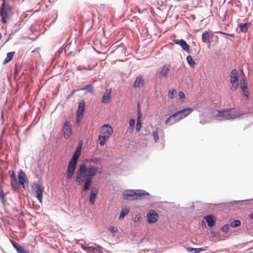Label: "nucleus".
<instances>
[{"label":"nucleus","instance_id":"nucleus-1","mask_svg":"<svg viewBox=\"0 0 253 253\" xmlns=\"http://www.w3.org/2000/svg\"><path fill=\"white\" fill-rule=\"evenodd\" d=\"M95 164L100 165L101 161L99 158L87 159L84 164L80 165L77 171L76 182L79 185L84 183L83 189L84 191L89 189L93 177L101 172L102 168L97 167Z\"/></svg>","mask_w":253,"mask_h":253},{"label":"nucleus","instance_id":"nucleus-2","mask_svg":"<svg viewBox=\"0 0 253 253\" xmlns=\"http://www.w3.org/2000/svg\"><path fill=\"white\" fill-rule=\"evenodd\" d=\"M193 109L187 107L174 113L168 118L165 122L166 125L171 126L186 118L193 112Z\"/></svg>","mask_w":253,"mask_h":253},{"label":"nucleus","instance_id":"nucleus-3","mask_svg":"<svg viewBox=\"0 0 253 253\" xmlns=\"http://www.w3.org/2000/svg\"><path fill=\"white\" fill-rule=\"evenodd\" d=\"M215 116L217 117V120L222 121L240 118L241 115L238 112L233 110H225L221 111H218Z\"/></svg>","mask_w":253,"mask_h":253},{"label":"nucleus","instance_id":"nucleus-4","mask_svg":"<svg viewBox=\"0 0 253 253\" xmlns=\"http://www.w3.org/2000/svg\"><path fill=\"white\" fill-rule=\"evenodd\" d=\"M0 14L2 17V22L6 23L7 19L12 15L11 9L8 5H5L4 0L1 4Z\"/></svg>","mask_w":253,"mask_h":253},{"label":"nucleus","instance_id":"nucleus-5","mask_svg":"<svg viewBox=\"0 0 253 253\" xmlns=\"http://www.w3.org/2000/svg\"><path fill=\"white\" fill-rule=\"evenodd\" d=\"M238 72L235 70H232L230 74V81L231 84V89L232 90H236L238 87Z\"/></svg>","mask_w":253,"mask_h":253},{"label":"nucleus","instance_id":"nucleus-6","mask_svg":"<svg viewBox=\"0 0 253 253\" xmlns=\"http://www.w3.org/2000/svg\"><path fill=\"white\" fill-rule=\"evenodd\" d=\"M149 195V193L145 191L138 190L133 194V196H130L129 197H124V199L127 200H140Z\"/></svg>","mask_w":253,"mask_h":253},{"label":"nucleus","instance_id":"nucleus-7","mask_svg":"<svg viewBox=\"0 0 253 253\" xmlns=\"http://www.w3.org/2000/svg\"><path fill=\"white\" fill-rule=\"evenodd\" d=\"M213 36V33L210 30L205 31L202 35L203 42L209 43L208 48H210L211 41L212 40Z\"/></svg>","mask_w":253,"mask_h":253},{"label":"nucleus","instance_id":"nucleus-8","mask_svg":"<svg viewBox=\"0 0 253 253\" xmlns=\"http://www.w3.org/2000/svg\"><path fill=\"white\" fill-rule=\"evenodd\" d=\"M64 137L65 139H69L72 134L71 125L70 122L66 121L62 127Z\"/></svg>","mask_w":253,"mask_h":253},{"label":"nucleus","instance_id":"nucleus-9","mask_svg":"<svg viewBox=\"0 0 253 253\" xmlns=\"http://www.w3.org/2000/svg\"><path fill=\"white\" fill-rule=\"evenodd\" d=\"M100 132L102 135L107 136L108 137H109V136L113 133V129L110 125L105 124L100 128Z\"/></svg>","mask_w":253,"mask_h":253},{"label":"nucleus","instance_id":"nucleus-10","mask_svg":"<svg viewBox=\"0 0 253 253\" xmlns=\"http://www.w3.org/2000/svg\"><path fill=\"white\" fill-rule=\"evenodd\" d=\"M147 221L149 224L156 222L159 218L158 213L155 211H150L147 214Z\"/></svg>","mask_w":253,"mask_h":253},{"label":"nucleus","instance_id":"nucleus-11","mask_svg":"<svg viewBox=\"0 0 253 253\" xmlns=\"http://www.w3.org/2000/svg\"><path fill=\"white\" fill-rule=\"evenodd\" d=\"M240 88L242 90L243 94L246 96L248 99L249 98V89L247 86V82L245 79V78H243L241 81H240Z\"/></svg>","mask_w":253,"mask_h":253},{"label":"nucleus","instance_id":"nucleus-12","mask_svg":"<svg viewBox=\"0 0 253 253\" xmlns=\"http://www.w3.org/2000/svg\"><path fill=\"white\" fill-rule=\"evenodd\" d=\"M77 164L69 162L66 170L67 178L70 179L73 177Z\"/></svg>","mask_w":253,"mask_h":253},{"label":"nucleus","instance_id":"nucleus-13","mask_svg":"<svg viewBox=\"0 0 253 253\" xmlns=\"http://www.w3.org/2000/svg\"><path fill=\"white\" fill-rule=\"evenodd\" d=\"M170 65L169 64H165L164 65L159 74V77L161 78L167 77L169 74Z\"/></svg>","mask_w":253,"mask_h":253},{"label":"nucleus","instance_id":"nucleus-14","mask_svg":"<svg viewBox=\"0 0 253 253\" xmlns=\"http://www.w3.org/2000/svg\"><path fill=\"white\" fill-rule=\"evenodd\" d=\"M173 42L179 45L182 49L185 51H189V45L183 39L181 40H174Z\"/></svg>","mask_w":253,"mask_h":253},{"label":"nucleus","instance_id":"nucleus-15","mask_svg":"<svg viewBox=\"0 0 253 253\" xmlns=\"http://www.w3.org/2000/svg\"><path fill=\"white\" fill-rule=\"evenodd\" d=\"M10 242L18 253H29V251L26 250L24 247H22L16 242L13 240H10Z\"/></svg>","mask_w":253,"mask_h":253},{"label":"nucleus","instance_id":"nucleus-16","mask_svg":"<svg viewBox=\"0 0 253 253\" xmlns=\"http://www.w3.org/2000/svg\"><path fill=\"white\" fill-rule=\"evenodd\" d=\"M18 178L19 181L18 185L21 184L22 187L25 188L24 183L26 181V179L27 178L25 173L22 170H20L18 174Z\"/></svg>","mask_w":253,"mask_h":253},{"label":"nucleus","instance_id":"nucleus-17","mask_svg":"<svg viewBox=\"0 0 253 253\" xmlns=\"http://www.w3.org/2000/svg\"><path fill=\"white\" fill-rule=\"evenodd\" d=\"M10 176L11 178L10 183L12 187L14 189H17L18 188V182L16 178L15 173L13 171L11 172Z\"/></svg>","mask_w":253,"mask_h":253},{"label":"nucleus","instance_id":"nucleus-18","mask_svg":"<svg viewBox=\"0 0 253 253\" xmlns=\"http://www.w3.org/2000/svg\"><path fill=\"white\" fill-rule=\"evenodd\" d=\"M111 89H106L104 92L101 100L102 103L108 104L111 99Z\"/></svg>","mask_w":253,"mask_h":253},{"label":"nucleus","instance_id":"nucleus-19","mask_svg":"<svg viewBox=\"0 0 253 253\" xmlns=\"http://www.w3.org/2000/svg\"><path fill=\"white\" fill-rule=\"evenodd\" d=\"M81 148L78 147L73 155L72 158L70 162L77 164V161L81 155Z\"/></svg>","mask_w":253,"mask_h":253},{"label":"nucleus","instance_id":"nucleus-20","mask_svg":"<svg viewBox=\"0 0 253 253\" xmlns=\"http://www.w3.org/2000/svg\"><path fill=\"white\" fill-rule=\"evenodd\" d=\"M43 191V187L41 185H38L36 189V197L41 203L42 202Z\"/></svg>","mask_w":253,"mask_h":253},{"label":"nucleus","instance_id":"nucleus-21","mask_svg":"<svg viewBox=\"0 0 253 253\" xmlns=\"http://www.w3.org/2000/svg\"><path fill=\"white\" fill-rule=\"evenodd\" d=\"M85 108V102L81 101L79 104L78 109L76 112L77 116H83Z\"/></svg>","mask_w":253,"mask_h":253},{"label":"nucleus","instance_id":"nucleus-22","mask_svg":"<svg viewBox=\"0 0 253 253\" xmlns=\"http://www.w3.org/2000/svg\"><path fill=\"white\" fill-rule=\"evenodd\" d=\"M144 80L141 75H139L136 77L133 84L134 87H140L143 85Z\"/></svg>","mask_w":253,"mask_h":253},{"label":"nucleus","instance_id":"nucleus-23","mask_svg":"<svg viewBox=\"0 0 253 253\" xmlns=\"http://www.w3.org/2000/svg\"><path fill=\"white\" fill-rule=\"evenodd\" d=\"M97 193V190L95 188H92L89 195V202L91 205L94 203L95 199Z\"/></svg>","mask_w":253,"mask_h":253},{"label":"nucleus","instance_id":"nucleus-24","mask_svg":"<svg viewBox=\"0 0 253 253\" xmlns=\"http://www.w3.org/2000/svg\"><path fill=\"white\" fill-rule=\"evenodd\" d=\"M204 218L206 220L208 225L210 227H212L214 225V220L213 216L211 215H209L205 216Z\"/></svg>","mask_w":253,"mask_h":253},{"label":"nucleus","instance_id":"nucleus-25","mask_svg":"<svg viewBox=\"0 0 253 253\" xmlns=\"http://www.w3.org/2000/svg\"><path fill=\"white\" fill-rule=\"evenodd\" d=\"M5 194L4 193L2 186L0 184V199L2 205L5 206L7 205L6 201L5 199Z\"/></svg>","mask_w":253,"mask_h":253},{"label":"nucleus","instance_id":"nucleus-26","mask_svg":"<svg viewBox=\"0 0 253 253\" xmlns=\"http://www.w3.org/2000/svg\"><path fill=\"white\" fill-rule=\"evenodd\" d=\"M129 211H130V209L129 208H128V207L123 208L122 210V211H121V214H120V215L119 217V219L120 220H123L124 218L126 215V214H127L129 212Z\"/></svg>","mask_w":253,"mask_h":253},{"label":"nucleus","instance_id":"nucleus-27","mask_svg":"<svg viewBox=\"0 0 253 253\" xmlns=\"http://www.w3.org/2000/svg\"><path fill=\"white\" fill-rule=\"evenodd\" d=\"M14 54H15V52H8L7 54L6 58H5V59L4 60V61L3 62V63L5 64H7L8 62H9L12 59V58L14 55Z\"/></svg>","mask_w":253,"mask_h":253},{"label":"nucleus","instance_id":"nucleus-28","mask_svg":"<svg viewBox=\"0 0 253 253\" xmlns=\"http://www.w3.org/2000/svg\"><path fill=\"white\" fill-rule=\"evenodd\" d=\"M109 138L107 136H105L103 135H100L98 137V140L99 141V144L100 145H104L105 144V142L106 140Z\"/></svg>","mask_w":253,"mask_h":253},{"label":"nucleus","instance_id":"nucleus-29","mask_svg":"<svg viewBox=\"0 0 253 253\" xmlns=\"http://www.w3.org/2000/svg\"><path fill=\"white\" fill-rule=\"evenodd\" d=\"M248 23H240L239 24L240 32L246 33L248 31Z\"/></svg>","mask_w":253,"mask_h":253},{"label":"nucleus","instance_id":"nucleus-30","mask_svg":"<svg viewBox=\"0 0 253 253\" xmlns=\"http://www.w3.org/2000/svg\"><path fill=\"white\" fill-rule=\"evenodd\" d=\"M136 191H138V190H130L125 191L124 193V198L129 197L130 196H133V194L136 192Z\"/></svg>","mask_w":253,"mask_h":253},{"label":"nucleus","instance_id":"nucleus-31","mask_svg":"<svg viewBox=\"0 0 253 253\" xmlns=\"http://www.w3.org/2000/svg\"><path fill=\"white\" fill-rule=\"evenodd\" d=\"M241 225V221L239 220H235L230 222V226L233 227H237Z\"/></svg>","mask_w":253,"mask_h":253},{"label":"nucleus","instance_id":"nucleus-32","mask_svg":"<svg viewBox=\"0 0 253 253\" xmlns=\"http://www.w3.org/2000/svg\"><path fill=\"white\" fill-rule=\"evenodd\" d=\"M187 61L192 67H194L195 65V62L193 60L192 56L190 55L187 57Z\"/></svg>","mask_w":253,"mask_h":253},{"label":"nucleus","instance_id":"nucleus-33","mask_svg":"<svg viewBox=\"0 0 253 253\" xmlns=\"http://www.w3.org/2000/svg\"><path fill=\"white\" fill-rule=\"evenodd\" d=\"M176 92V90L174 88H171L169 91V96L170 99H173L174 98L173 95Z\"/></svg>","mask_w":253,"mask_h":253},{"label":"nucleus","instance_id":"nucleus-34","mask_svg":"<svg viewBox=\"0 0 253 253\" xmlns=\"http://www.w3.org/2000/svg\"><path fill=\"white\" fill-rule=\"evenodd\" d=\"M141 127V120H137V123H136V131L139 132L140 130Z\"/></svg>","mask_w":253,"mask_h":253},{"label":"nucleus","instance_id":"nucleus-35","mask_svg":"<svg viewBox=\"0 0 253 253\" xmlns=\"http://www.w3.org/2000/svg\"><path fill=\"white\" fill-rule=\"evenodd\" d=\"M83 90L88 89V91L90 92H92L93 91V89L91 84L86 85L85 86H84L83 88Z\"/></svg>","mask_w":253,"mask_h":253},{"label":"nucleus","instance_id":"nucleus-36","mask_svg":"<svg viewBox=\"0 0 253 253\" xmlns=\"http://www.w3.org/2000/svg\"><path fill=\"white\" fill-rule=\"evenodd\" d=\"M135 122V121L134 119H130L129 121L130 127L132 129H133L134 128Z\"/></svg>","mask_w":253,"mask_h":253},{"label":"nucleus","instance_id":"nucleus-37","mask_svg":"<svg viewBox=\"0 0 253 253\" xmlns=\"http://www.w3.org/2000/svg\"><path fill=\"white\" fill-rule=\"evenodd\" d=\"M153 135L155 141L157 142L159 138V133H158V131H154L153 133Z\"/></svg>","mask_w":253,"mask_h":253},{"label":"nucleus","instance_id":"nucleus-38","mask_svg":"<svg viewBox=\"0 0 253 253\" xmlns=\"http://www.w3.org/2000/svg\"><path fill=\"white\" fill-rule=\"evenodd\" d=\"M230 229V226L228 224L224 225L222 228V230L224 232L226 233Z\"/></svg>","mask_w":253,"mask_h":253},{"label":"nucleus","instance_id":"nucleus-39","mask_svg":"<svg viewBox=\"0 0 253 253\" xmlns=\"http://www.w3.org/2000/svg\"><path fill=\"white\" fill-rule=\"evenodd\" d=\"M179 96L180 99H181V102H184V99H185L184 93L182 91H180L179 92Z\"/></svg>","mask_w":253,"mask_h":253},{"label":"nucleus","instance_id":"nucleus-40","mask_svg":"<svg viewBox=\"0 0 253 253\" xmlns=\"http://www.w3.org/2000/svg\"><path fill=\"white\" fill-rule=\"evenodd\" d=\"M110 230L112 233H116L118 231V228L114 226L111 227Z\"/></svg>","mask_w":253,"mask_h":253},{"label":"nucleus","instance_id":"nucleus-41","mask_svg":"<svg viewBox=\"0 0 253 253\" xmlns=\"http://www.w3.org/2000/svg\"><path fill=\"white\" fill-rule=\"evenodd\" d=\"M205 249L203 248H195L194 251H195L196 253H199L201 251H205Z\"/></svg>","mask_w":253,"mask_h":253},{"label":"nucleus","instance_id":"nucleus-42","mask_svg":"<svg viewBox=\"0 0 253 253\" xmlns=\"http://www.w3.org/2000/svg\"><path fill=\"white\" fill-rule=\"evenodd\" d=\"M82 117L83 116H77L76 121H77V124H79L80 123L81 119L82 118Z\"/></svg>","mask_w":253,"mask_h":253},{"label":"nucleus","instance_id":"nucleus-43","mask_svg":"<svg viewBox=\"0 0 253 253\" xmlns=\"http://www.w3.org/2000/svg\"><path fill=\"white\" fill-rule=\"evenodd\" d=\"M137 116H138L137 120H141V118L142 117V115L141 114V112L140 110L138 111Z\"/></svg>","mask_w":253,"mask_h":253},{"label":"nucleus","instance_id":"nucleus-44","mask_svg":"<svg viewBox=\"0 0 253 253\" xmlns=\"http://www.w3.org/2000/svg\"><path fill=\"white\" fill-rule=\"evenodd\" d=\"M194 249L195 248H192V247H188L187 248V250L189 252H192L193 251H194Z\"/></svg>","mask_w":253,"mask_h":253},{"label":"nucleus","instance_id":"nucleus-45","mask_svg":"<svg viewBox=\"0 0 253 253\" xmlns=\"http://www.w3.org/2000/svg\"><path fill=\"white\" fill-rule=\"evenodd\" d=\"M249 216L250 217V218L253 219V213L250 214Z\"/></svg>","mask_w":253,"mask_h":253},{"label":"nucleus","instance_id":"nucleus-46","mask_svg":"<svg viewBox=\"0 0 253 253\" xmlns=\"http://www.w3.org/2000/svg\"><path fill=\"white\" fill-rule=\"evenodd\" d=\"M218 33L220 34H225V33L222 32H219Z\"/></svg>","mask_w":253,"mask_h":253},{"label":"nucleus","instance_id":"nucleus-47","mask_svg":"<svg viewBox=\"0 0 253 253\" xmlns=\"http://www.w3.org/2000/svg\"><path fill=\"white\" fill-rule=\"evenodd\" d=\"M228 35L231 36V37H234V35H232V34H228Z\"/></svg>","mask_w":253,"mask_h":253}]
</instances>
